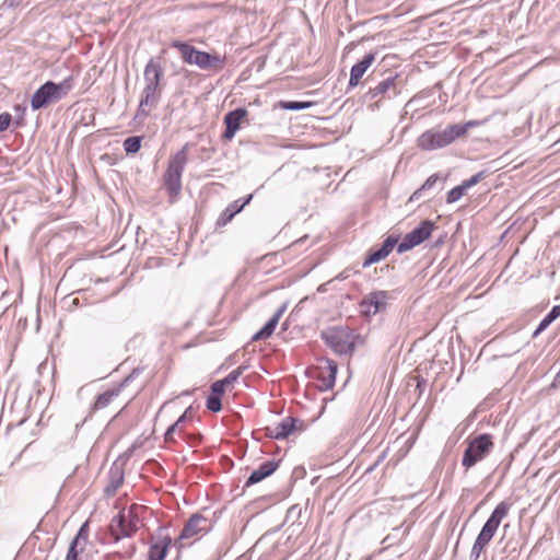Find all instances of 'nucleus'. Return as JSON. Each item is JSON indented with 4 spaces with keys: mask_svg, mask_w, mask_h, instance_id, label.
Masks as SVG:
<instances>
[{
    "mask_svg": "<svg viewBox=\"0 0 560 560\" xmlns=\"http://www.w3.org/2000/svg\"><path fill=\"white\" fill-rule=\"evenodd\" d=\"M247 116V110L245 108H236L234 110L229 112L224 116V124L226 126L225 131L223 133L224 140H232L240 129L242 120Z\"/></svg>",
    "mask_w": 560,
    "mask_h": 560,
    "instance_id": "17",
    "label": "nucleus"
},
{
    "mask_svg": "<svg viewBox=\"0 0 560 560\" xmlns=\"http://www.w3.org/2000/svg\"><path fill=\"white\" fill-rule=\"evenodd\" d=\"M388 299L389 294L387 291H375L368 294L361 305L366 308L368 313L376 314L386 308Z\"/></svg>",
    "mask_w": 560,
    "mask_h": 560,
    "instance_id": "19",
    "label": "nucleus"
},
{
    "mask_svg": "<svg viewBox=\"0 0 560 560\" xmlns=\"http://www.w3.org/2000/svg\"><path fill=\"white\" fill-rule=\"evenodd\" d=\"M187 150L188 144H185L182 150L171 155L163 175L165 189L171 197H177L182 190V175L188 162Z\"/></svg>",
    "mask_w": 560,
    "mask_h": 560,
    "instance_id": "4",
    "label": "nucleus"
},
{
    "mask_svg": "<svg viewBox=\"0 0 560 560\" xmlns=\"http://www.w3.org/2000/svg\"><path fill=\"white\" fill-rule=\"evenodd\" d=\"M434 230V223L430 220L422 221L417 228L407 233L397 245V252L402 254L420 245L428 240Z\"/></svg>",
    "mask_w": 560,
    "mask_h": 560,
    "instance_id": "9",
    "label": "nucleus"
},
{
    "mask_svg": "<svg viewBox=\"0 0 560 560\" xmlns=\"http://www.w3.org/2000/svg\"><path fill=\"white\" fill-rule=\"evenodd\" d=\"M245 369H246L245 366H238L237 369H235L232 372H230L224 378H222L220 381L224 384V386L233 384L243 374Z\"/></svg>",
    "mask_w": 560,
    "mask_h": 560,
    "instance_id": "34",
    "label": "nucleus"
},
{
    "mask_svg": "<svg viewBox=\"0 0 560 560\" xmlns=\"http://www.w3.org/2000/svg\"><path fill=\"white\" fill-rule=\"evenodd\" d=\"M322 338L337 354H351L363 339L348 327H334L322 332Z\"/></svg>",
    "mask_w": 560,
    "mask_h": 560,
    "instance_id": "3",
    "label": "nucleus"
},
{
    "mask_svg": "<svg viewBox=\"0 0 560 560\" xmlns=\"http://www.w3.org/2000/svg\"><path fill=\"white\" fill-rule=\"evenodd\" d=\"M511 510V503L506 501L500 502L490 517L487 520L485 525L482 526L480 533L478 534L472 548L470 550L469 559L478 560L483 549L494 537L501 522L505 518Z\"/></svg>",
    "mask_w": 560,
    "mask_h": 560,
    "instance_id": "1",
    "label": "nucleus"
},
{
    "mask_svg": "<svg viewBox=\"0 0 560 560\" xmlns=\"http://www.w3.org/2000/svg\"><path fill=\"white\" fill-rule=\"evenodd\" d=\"M224 388H225V386L220 380L215 381L211 385V395L222 397V395L224 393Z\"/></svg>",
    "mask_w": 560,
    "mask_h": 560,
    "instance_id": "38",
    "label": "nucleus"
},
{
    "mask_svg": "<svg viewBox=\"0 0 560 560\" xmlns=\"http://www.w3.org/2000/svg\"><path fill=\"white\" fill-rule=\"evenodd\" d=\"M551 387H553V388L560 387V369L551 383Z\"/></svg>",
    "mask_w": 560,
    "mask_h": 560,
    "instance_id": "41",
    "label": "nucleus"
},
{
    "mask_svg": "<svg viewBox=\"0 0 560 560\" xmlns=\"http://www.w3.org/2000/svg\"><path fill=\"white\" fill-rule=\"evenodd\" d=\"M192 416V407L189 406L184 413L177 419L175 423H173L165 432L164 440L165 442H174V433L176 431H182L183 424L186 422L187 419L191 418Z\"/></svg>",
    "mask_w": 560,
    "mask_h": 560,
    "instance_id": "26",
    "label": "nucleus"
},
{
    "mask_svg": "<svg viewBox=\"0 0 560 560\" xmlns=\"http://www.w3.org/2000/svg\"><path fill=\"white\" fill-rule=\"evenodd\" d=\"M477 121L475 120H469L465 124H455L453 125L454 128H460L463 130V132L460 133V137H463L464 135L467 133L468 129L471 128V127H475L477 126Z\"/></svg>",
    "mask_w": 560,
    "mask_h": 560,
    "instance_id": "40",
    "label": "nucleus"
},
{
    "mask_svg": "<svg viewBox=\"0 0 560 560\" xmlns=\"http://www.w3.org/2000/svg\"><path fill=\"white\" fill-rule=\"evenodd\" d=\"M386 258V255L382 252L381 248L374 250L373 253H371L366 258L365 260L363 261V265L362 267L363 268H368L369 266H371L372 264H375V262H378L380 260Z\"/></svg>",
    "mask_w": 560,
    "mask_h": 560,
    "instance_id": "33",
    "label": "nucleus"
},
{
    "mask_svg": "<svg viewBox=\"0 0 560 560\" xmlns=\"http://www.w3.org/2000/svg\"><path fill=\"white\" fill-rule=\"evenodd\" d=\"M135 546L131 547V551L129 552V556H131L135 552Z\"/></svg>",
    "mask_w": 560,
    "mask_h": 560,
    "instance_id": "42",
    "label": "nucleus"
},
{
    "mask_svg": "<svg viewBox=\"0 0 560 560\" xmlns=\"http://www.w3.org/2000/svg\"><path fill=\"white\" fill-rule=\"evenodd\" d=\"M171 46L173 48H176L179 51L180 57L184 62H186L188 65H192V60L195 58L197 48H195L194 46H191L187 43L180 42V40L172 42Z\"/></svg>",
    "mask_w": 560,
    "mask_h": 560,
    "instance_id": "27",
    "label": "nucleus"
},
{
    "mask_svg": "<svg viewBox=\"0 0 560 560\" xmlns=\"http://www.w3.org/2000/svg\"><path fill=\"white\" fill-rule=\"evenodd\" d=\"M212 527V522L205 517L200 513L192 514L186 522L180 535L178 536L175 544L179 545V548L184 547L183 542L186 539H198L199 536L207 534Z\"/></svg>",
    "mask_w": 560,
    "mask_h": 560,
    "instance_id": "8",
    "label": "nucleus"
},
{
    "mask_svg": "<svg viewBox=\"0 0 560 560\" xmlns=\"http://www.w3.org/2000/svg\"><path fill=\"white\" fill-rule=\"evenodd\" d=\"M279 460H267L255 469L245 482V487H250L273 474L279 467Z\"/></svg>",
    "mask_w": 560,
    "mask_h": 560,
    "instance_id": "22",
    "label": "nucleus"
},
{
    "mask_svg": "<svg viewBox=\"0 0 560 560\" xmlns=\"http://www.w3.org/2000/svg\"><path fill=\"white\" fill-rule=\"evenodd\" d=\"M122 483H124V469L120 466L114 464L108 471V483L104 490L106 495H108V497L114 495L117 492V490L121 487Z\"/></svg>",
    "mask_w": 560,
    "mask_h": 560,
    "instance_id": "24",
    "label": "nucleus"
},
{
    "mask_svg": "<svg viewBox=\"0 0 560 560\" xmlns=\"http://www.w3.org/2000/svg\"><path fill=\"white\" fill-rule=\"evenodd\" d=\"M376 51H371L364 57L354 63L350 70V79H349V88L357 86L363 75L366 73L368 69L373 65L376 59Z\"/></svg>",
    "mask_w": 560,
    "mask_h": 560,
    "instance_id": "15",
    "label": "nucleus"
},
{
    "mask_svg": "<svg viewBox=\"0 0 560 560\" xmlns=\"http://www.w3.org/2000/svg\"><path fill=\"white\" fill-rule=\"evenodd\" d=\"M285 304L279 307L278 311L272 315V317L265 324V326L253 336V340L257 341L269 338L273 334L280 318L285 312Z\"/></svg>",
    "mask_w": 560,
    "mask_h": 560,
    "instance_id": "23",
    "label": "nucleus"
},
{
    "mask_svg": "<svg viewBox=\"0 0 560 560\" xmlns=\"http://www.w3.org/2000/svg\"><path fill=\"white\" fill-rule=\"evenodd\" d=\"M12 120V117L9 113H2L0 114V131H5L9 126H10V122Z\"/></svg>",
    "mask_w": 560,
    "mask_h": 560,
    "instance_id": "39",
    "label": "nucleus"
},
{
    "mask_svg": "<svg viewBox=\"0 0 560 560\" xmlns=\"http://www.w3.org/2000/svg\"><path fill=\"white\" fill-rule=\"evenodd\" d=\"M162 89L143 88L141 97L136 114V118H145L149 116L152 108H154L161 98Z\"/></svg>",
    "mask_w": 560,
    "mask_h": 560,
    "instance_id": "12",
    "label": "nucleus"
},
{
    "mask_svg": "<svg viewBox=\"0 0 560 560\" xmlns=\"http://www.w3.org/2000/svg\"><path fill=\"white\" fill-rule=\"evenodd\" d=\"M337 364L329 359H320L314 377L318 381V388L322 392L329 390L334 387L337 374Z\"/></svg>",
    "mask_w": 560,
    "mask_h": 560,
    "instance_id": "10",
    "label": "nucleus"
},
{
    "mask_svg": "<svg viewBox=\"0 0 560 560\" xmlns=\"http://www.w3.org/2000/svg\"><path fill=\"white\" fill-rule=\"evenodd\" d=\"M74 88L72 75L67 77L60 83L47 81L40 85L33 94L31 106L34 110L40 109L50 103H57L65 98Z\"/></svg>",
    "mask_w": 560,
    "mask_h": 560,
    "instance_id": "2",
    "label": "nucleus"
},
{
    "mask_svg": "<svg viewBox=\"0 0 560 560\" xmlns=\"http://www.w3.org/2000/svg\"><path fill=\"white\" fill-rule=\"evenodd\" d=\"M163 68L155 59H150L143 71L144 88L162 89L161 80L163 78Z\"/></svg>",
    "mask_w": 560,
    "mask_h": 560,
    "instance_id": "18",
    "label": "nucleus"
},
{
    "mask_svg": "<svg viewBox=\"0 0 560 560\" xmlns=\"http://www.w3.org/2000/svg\"><path fill=\"white\" fill-rule=\"evenodd\" d=\"M560 316V305H556L551 308V311L541 319L538 327L533 334V337L536 338L540 335L553 320H556Z\"/></svg>",
    "mask_w": 560,
    "mask_h": 560,
    "instance_id": "28",
    "label": "nucleus"
},
{
    "mask_svg": "<svg viewBox=\"0 0 560 560\" xmlns=\"http://www.w3.org/2000/svg\"><path fill=\"white\" fill-rule=\"evenodd\" d=\"M171 545L172 538L161 529L150 546L149 560H164Z\"/></svg>",
    "mask_w": 560,
    "mask_h": 560,
    "instance_id": "16",
    "label": "nucleus"
},
{
    "mask_svg": "<svg viewBox=\"0 0 560 560\" xmlns=\"http://www.w3.org/2000/svg\"><path fill=\"white\" fill-rule=\"evenodd\" d=\"M280 106H281V108L288 109V110H301V109L308 108L311 106V103L288 101V102H281Z\"/></svg>",
    "mask_w": 560,
    "mask_h": 560,
    "instance_id": "32",
    "label": "nucleus"
},
{
    "mask_svg": "<svg viewBox=\"0 0 560 560\" xmlns=\"http://www.w3.org/2000/svg\"><path fill=\"white\" fill-rule=\"evenodd\" d=\"M117 396H118L117 390H106L97 396L93 408L95 410L103 409L110 404V401L113 400L114 397H117Z\"/></svg>",
    "mask_w": 560,
    "mask_h": 560,
    "instance_id": "29",
    "label": "nucleus"
},
{
    "mask_svg": "<svg viewBox=\"0 0 560 560\" xmlns=\"http://www.w3.org/2000/svg\"><path fill=\"white\" fill-rule=\"evenodd\" d=\"M462 132L460 128H454L453 125L444 130H427L418 138V147L427 151L441 149L460 138Z\"/></svg>",
    "mask_w": 560,
    "mask_h": 560,
    "instance_id": "6",
    "label": "nucleus"
},
{
    "mask_svg": "<svg viewBox=\"0 0 560 560\" xmlns=\"http://www.w3.org/2000/svg\"><path fill=\"white\" fill-rule=\"evenodd\" d=\"M207 408L212 412H219L222 409L221 397L209 395L207 398Z\"/></svg>",
    "mask_w": 560,
    "mask_h": 560,
    "instance_id": "35",
    "label": "nucleus"
},
{
    "mask_svg": "<svg viewBox=\"0 0 560 560\" xmlns=\"http://www.w3.org/2000/svg\"><path fill=\"white\" fill-rule=\"evenodd\" d=\"M398 79V73H390L388 77L378 82L375 86L370 88L365 96L369 100L390 97L392 95L396 96L397 94L400 93Z\"/></svg>",
    "mask_w": 560,
    "mask_h": 560,
    "instance_id": "11",
    "label": "nucleus"
},
{
    "mask_svg": "<svg viewBox=\"0 0 560 560\" xmlns=\"http://www.w3.org/2000/svg\"><path fill=\"white\" fill-rule=\"evenodd\" d=\"M298 423H300V428H302L303 423L301 421L293 417H285L279 423L267 428L268 435L276 440L287 439L298 430Z\"/></svg>",
    "mask_w": 560,
    "mask_h": 560,
    "instance_id": "14",
    "label": "nucleus"
},
{
    "mask_svg": "<svg viewBox=\"0 0 560 560\" xmlns=\"http://www.w3.org/2000/svg\"><path fill=\"white\" fill-rule=\"evenodd\" d=\"M485 177H486V172L481 171V172L475 174L474 176H471L470 178L464 180L462 184H463V186H465L466 189H468V188L477 185Z\"/></svg>",
    "mask_w": 560,
    "mask_h": 560,
    "instance_id": "36",
    "label": "nucleus"
},
{
    "mask_svg": "<svg viewBox=\"0 0 560 560\" xmlns=\"http://www.w3.org/2000/svg\"><path fill=\"white\" fill-rule=\"evenodd\" d=\"M493 442L490 434H480L472 439L466 447L462 465L468 469L475 466L478 462L482 460L492 450Z\"/></svg>",
    "mask_w": 560,
    "mask_h": 560,
    "instance_id": "7",
    "label": "nucleus"
},
{
    "mask_svg": "<svg viewBox=\"0 0 560 560\" xmlns=\"http://www.w3.org/2000/svg\"><path fill=\"white\" fill-rule=\"evenodd\" d=\"M398 240L396 237H393V236H388L384 243L382 244V246L380 247L382 249V252L386 255V257L389 255V253L393 250V248L395 247V245L397 244Z\"/></svg>",
    "mask_w": 560,
    "mask_h": 560,
    "instance_id": "37",
    "label": "nucleus"
},
{
    "mask_svg": "<svg viewBox=\"0 0 560 560\" xmlns=\"http://www.w3.org/2000/svg\"><path fill=\"white\" fill-rule=\"evenodd\" d=\"M192 65L197 66L201 70L218 72L223 69L225 65V58L218 54H209L207 51L198 50L195 54Z\"/></svg>",
    "mask_w": 560,
    "mask_h": 560,
    "instance_id": "13",
    "label": "nucleus"
},
{
    "mask_svg": "<svg viewBox=\"0 0 560 560\" xmlns=\"http://www.w3.org/2000/svg\"><path fill=\"white\" fill-rule=\"evenodd\" d=\"M444 180L445 178L441 177L440 174H432L420 188L412 192L409 202L419 200L425 191L432 190L439 183L442 185Z\"/></svg>",
    "mask_w": 560,
    "mask_h": 560,
    "instance_id": "25",
    "label": "nucleus"
},
{
    "mask_svg": "<svg viewBox=\"0 0 560 560\" xmlns=\"http://www.w3.org/2000/svg\"><path fill=\"white\" fill-rule=\"evenodd\" d=\"M253 199V195H248L244 198H240L230 203L219 217L217 224L225 225L229 223L237 213H240L245 206H247Z\"/></svg>",
    "mask_w": 560,
    "mask_h": 560,
    "instance_id": "21",
    "label": "nucleus"
},
{
    "mask_svg": "<svg viewBox=\"0 0 560 560\" xmlns=\"http://www.w3.org/2000/svg\"><path fill=\"white\" fill-rule=\"evenodd\" d=\"M88 537V523H84L72 539L65 560H79V552L84 550Z\"/></svg>",
    "mask_w": 560,
    "mask_h": 560,
    "instance_id": "20",
    "label": "nucleus"
},
{
    "mask_svg": "<svg viewBox=\"0 0 560 560\" xmlns=\"http://www.w3.org/2000/svg\"><path fill=\"white\" fill-rule=\"evenodd\" d=\"M143 509V506L133 504L127 513L121 512L113 518L109 525V533L115 541H119L125 537H131L138 532L141 524L138 512Z\"/></svg>",
    "mask_w": 560,
    "mask_h": 560,
    "instance_id": "5",
    "label": "nucleus"
},
{
    "mask_svg": "<svg viewBox=\"0 0 560 560\" xmlns=\"http://www.w3.org/2000/svg\"><path fill=\"white\" fill-rule=\"evenodd\" d=\"M124 150L128 154L137 153L141 148V137L133 136L127 138L122 143Z\"/></svg>",
    "mask_w": 560,
    "mask_h": 560,
    "instance_id": "30",
    "label": "nucleus"
},
{
    "mask_svg": "<svg viewBox=\"0 0 560 560\" xmlns=\"http://www.w3.org/2000/svg\"><path fill=\"white\" fill-rule=\"evenodd\" d=\"M466 191H467V189L465 188V186H463V184L454 187L453 189H451L447 192L446 202L447 203L456 202L465 195Z\"/></svg>",
    "mask_w": 560,
    "mask_h": 560,
    "instance_id": "31",
    "label": "nucleus"
}]
</instances>
